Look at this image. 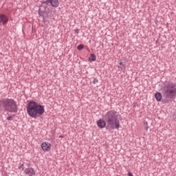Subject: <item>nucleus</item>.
<instances>
[{"label":"nucleus","mask_w":176,"mask_h":176,"mask_svg":"<svg viewBox=\"0 0 176 176\" xmlns=\"http://www.w3.org/2000/svg\"><path fill=\"white\" fill-rule=\"evenodd\" d=\"M43 113H45V107L42 104H37V106L34 110V113L32 118H33L34 119H36L38 115V116H41L43 115Z\"/></svg>","instance_id":"39448f33"},{"label":"nucleus","mask_w":176,"mask_h":176,"mask_svg":"<svg viewBox=\"0 0 176 176\" xmlns=\"http://www.w3.org/2000/svg\"><path fill=\"white\" fill-rule=\"evenodd\" d=\"M7 120H13V118L12 116H9L7 118Z\"/></svg>","instance_id":"6ab92c4d"},{"label":"nucleus","mask_w":176,"mask_h":176,"mask_svg":"<svg viewBox=\"0 0 176 176\" xmlns=\"http://www.w3.org/2000/svg\"><path fill=\"white\" fill-rule=\"evenodd\" d=\"M9 21V17L3 14H0V25H6Z\"/></svg>","instance_id":"423d86ee"},{"label":"nucleus","mask_w":176,"mask_h":176,"mask_svg":"<svg viewBox=\"0 0 176 176\" xmlns=\"http://www.w3.org/2000/svg\"><path fill=\"white\" fill-rule=\"evenodd\" d=\"M92 83H94V85H96V83H98V80L97 78H94L92 81Z\"/></svg>","instance_id":"a211bd4d"},{"label":"nucleus","mask_w":176,"mask_h":176,"mask_svg":"<svg viewBox=\"0 0 176 176\" xmlns=\"http://www.w3.org/2000/svg\"><path fill=\"white\" fill-rule=\"evenodd\" d=\"M24 164H25V162H23L22 164L21 163H20L19 164V166H18V168H19V170H24Z\"/></svg>","instance_id":"ddd939ff"},{"label":"nucleus","mask_w":176,"mask_h":176,"mask_svg":"<svg viewBox=\"0 0 176 176\" xmlns=\"http://www.w3.org/2000/svg\"><path fill=\"white\" fill-rule=\"evenodd\" d=\"M25 166H27V167H30V166H31V164L30 163V162H28V163L25 164Z\"/></svg>","instance_id":"412c9836"},{"label":"nucleus","mask_w":176,"mask_h":176,"mask_svg":"<svg viewBox=\"0 0 176 176\" xmlns=\"http://www.w3.org/2000/svg\"><path fill=\"white\" fill-rule=\"evenodd\" d=\"M118 118H120V115L118 114V111L115 110H109L105 113L104 119L107 123V129L108 130H119L120 127V122Z\"/></svg>","instance_id":"f03ea898"},{"label":"nucleus","mask_w":176,"mask_h":176,"mask_svg":"<svg viewBox=\"0 0 176 176\" xmlns=\"http://www.w3.org/2000/svg\"><path fill=\"white\" fill-rule=\"evenodd\" d=\"M75 34H79V29H76L74 30Z\"/></svg>","instance_id":"aec40b11"},{"label":"nucleus","mask_w":176,"mask_h":176,"mask_svg":"<svg viewBox=\"0 0 176 176\" xmlns=\"http://www.w3.org/2000/svg\"><path fill=\"white\" fill-rule=\"evenodd\" d=\"M17 102L12 98H0V111L16 113L18 111Z\"/></svg>","instance_id":"7ed1b4c3"},{"label":"nucleus","mask_w":176,"mask_h":176,"mask_svg":"<svg viewBox=\"0 0 176 176\" xmlns=\"http://www.w3.org/2000/svg\"><path fill=\"white\" fill-rule=\"evenodd\" d=\"M119 68H121L122 69H124L126 68V61L121 60L119 62Z\"/></svg>","instance_id":"9b49d317"},{"label":"nucleus","mask_w":176,"mask_h":176,"mask_svg":"<svg viewBox=\"0 0 176 176\" xmlns=\"http://www.w3.org/2000/svg\"><path fill=\"white\" fill-rule=\"evenodd\" d=\"M38 15L40 17H43V20H45V17L43 16V13L41 12V11H38Z\"/></svg>","instance_id":"f3484780"},{"label":"nucleus","mask_w":176,"mask_h":176,"mask_svg":"<svg viewBox=\"0 0 176 176\" xmlns=\"http://www.w3.org/2000/svg\"><path fill=\"white\" fill-rule=\"evenodd\" d=\"M50 4L52 8H58L60 6V1H58V0H51Z\"/></svg>","instance_id":"9d476101"},{"label":"nucleus","mask_w":176,"mask_h":176,"mask_svg":"<svg viewBox=\"0 0 176 176\" xmlns=\"http://www.w3.org/2000/svg\"><path fill=\"white\" fill-rule=\"evenodd\" d=\"M41 148L44 152H49L52 149V144L49 142H44L41 144Z\"/></svg>","instance_id":"0eeeda50"},{"label":"nucleus","mask_w":176,"mask_h":176,"mask_svg":"<svg viewBox=\"0 0 176 176\" xmlns=\"http://www.w3.org/2000/svg\"><path fill=\"white\" fill-rule=\"evenodd\" d=\"M97 125L99 129H104L105 126H107V121H105V120H99L97 122Z\"/></svg>","instance_id":"1a4fd4ad"},{"label":"nucleus","mask_w":176,"mask_h":176,"mask_svg":"<svg viewBox=\"0 0 176 176\" xmlns=\"http://www.w3.org/2000/svg\"><path fill=\"white\" fill-rule=\"evenodd\" d=\"M51 3V0H46L41 2V5H45V6H47L49 3Z\"/></svg>","instance_id":"4468645a"},{"label":"nucleus","mask_w":176,"mask_h":176,"mask_svg":"<svg viewBox=\"0 0 176 176\" xmlns=\"http://www.w3.org/2000/svg\"><path fill=\"white\" fill-rule=\"evenodd\" d=\"M176 97V83L168 81L162 87V95L160 92L155 94V98L157 101H162L163 104H170Z\"/></svg>","instance_id":"f257e3e1"},{"label":"nucleus","mask_w":176,"mask_h":176,"mask_svg":"<svg viewBox=\"0 0 176 176\" xmlns=\"http://www.w3.org/2000/svg\"><path fill=\"white\" fill-rule=\"evenodd\" d=\"M83 47H84V46H83L82 44L78 45L77 46L78 50H82V49H83Z\"/></svg>","instance_id":"dca6fc26"},{"label":"nucleus","mask_w":176,"mask_h":176,"mask_svg":"<svg viewBox=\"0 0 176 176\" xmlns=\"http://www.w3.org/2000/svg\"><path fill=\"white\" fill-rule=\"evenodd\" d=\"M24 174L28 176H35L36 173L34 168H28L24 170Z\"/></svg>","instance_id":"6e6552de"},{"label":"nucleus","mask_w":176,"mask_h":176,"mask_svg":"<svg viewBox=\"0 0 176 176\" xmlns=\"http://www.w3.org/2000/svg\"><path fill=\"white\" fill-rule=\"evenodd\" d=\"M38 105V103H36V102L34 101V100H31L27 107V113L28 115H29V116H30V118H32V116H34V113L35 112V109H36V107Z\"/></svg>","instance_id":"20e7f679"},{"label":"nucleus","mask_w":176,"mask_h":176,"mask_svg":"<svg viewBox=\"0 0 176 176\" xmlns=\"http://www.w3.org/2000/svg\"><path fill=\"white\" fill-rule=\"evenodd\" d=\"M96 58L97 56H96V54H91L90 56L88 58V61H89V63H92L93 61H96Z\"/></svg>","instance_id":"f8f14e48"},{"label":"nucleus","mask_w":176,"mask_h":176,"mask_svg":"<svg viewBox=\"0 0 176 176\" xmlns=\"http://www.w3.org/2000/svg\"><path fill=\"white\" fill-rule=\"evenodd\" d=\"M128 176H133V173H131V172H129L128 173Z\"/></svg>","instance_id":"4be33fe9"},{"label":"nucleus","mask_w":176,"mask_h":176,"mask_svg":"<svg viewBox=\"0 0 176 176\" xmlns=\"http://www.w3.org/2000/svg\"><path fill=\"white\" fill-rule=\"evenodd\" d=\"M144 129L148 131V129H149V126L148 125V122L146 120L144 121Z\"/></svg>","instance_id":"2eb2a0df"}]
</instances>
